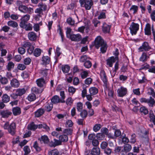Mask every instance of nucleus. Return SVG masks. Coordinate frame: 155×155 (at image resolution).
Here are the masks:
<instances>
[{
    "mask_svg": "<svg viewBox=\"0 0 155 155\" xmlns=\"http://www.w3.org/2000/svg\"><path fill=\"white\" fill-rule=\"evenodd\" d=\"M148 94L153 97L155 96V92L154 91V89L151 87L148 89Z\"/></svg>",
    "mask_w": 155,
    "mask_h": 155,
    "instance_id": "nucleus-64",
    "label": "nucleus"
},
{
    "mask_svg": "<svg viewBox=\"0 0 155 155\" xmlns=\"http://www.w3.org/2000/svg\"><path fill=\"white\" fill-rule=\"evenodd\" d=\"M34 47L31 45L29 47L27 50V52L30 54H31L34 52Z\"/></svg>",
    "mask_w": 155,
    "mask_h": 155,
    "instance_id": "nucleus-58",
    "label": "nucleus"
},
{
    "mask_svg": "<svg viewBox=\"0 0 155 155\" xmlns=\"http://www.w3.org/2000/svg\"><path fill=\"white\" fill-rule=\"evenodd\" d=\"M45 110L43 108H40L38 109L35 113V117H39L45 113Z\"/></svg>",
    "mask_w": 155,
    "mask_h": 155,
    "instance_id": "nucleus-17",
    "label": "nucleus"
},
{
    "mask_svg": "<svg viewBox=\"0 0 155 155\" xmlns=\"http://www.w3.org/2000/svg\"><path fill=\"white\" fill-rule=\"evenodd\" d=\"M89 92L90 94L94 95L98 93V89L95 87H91L89 89Z\"/></svg>",
    "mask_w": 155,
    "mask_h": 155,
    "instance_id": "nucleus-24",
    "label": "nucleus"
},
{
    "mask_svg": "<svg viewBox=\"0 0 155 155\" xmlns=\"http://www.w3.org/2000/svg\"><path fill=\"white\" fill-rule=\"evenodd\" d=\"M0 113L1 115L3 118H7L12 114V112L9 110H2Z\"/></svg>",
    "mask_w": 155,
    "mask_h": 155,
    "instance_id": "nucleus-13",
    "label": "nucleus"
},
{
    "mask_svg": "<svg viewBox=\"0 0 155 155\" xmlns=\"http://www.w3.org/2000/svg\"><path fill=\"white\" fill-rule=\"evenodd\" d=\"M147 103L149 106L152 107L155 104V101L153 98L150 97V99H148Z\"/></svg>",
    "mask_w": 155,
    "mask_h": 155,
    "instance_id": "nucleus-38",
    "label": "nucleus"
},
{
    "mask_svg": "<svg viewBox=\"0 0 155 155\" xmlns=\"http://www.w3.org/2000/svg\"><path fill=\"white\" fill-rule=\"evenodd\" d=\"M127 93V90L126 88L121 87L117 90L118 95L120 97H123L126 95Z\"/></svg>",
    "mask_w": 155,
    "mask_h": 155,
    "instance_id": "nucleus-8",
    "label": "nucleus"
},
{
    "mask_svg": "<svg viewBox=\"0 0 155 155\" xmlns=\"http://www.w3.org/2000/svg\"><path fill=\"white\" fill-rule=\"evenodd\" d=\"M70 70V67L67 65L62 67V70L63 72L67 73Z\"/></svg>",
    "mask_w": 155,
    "mask_h": 155,
    "instance_id": "nucleus-45",
    "label": "nucleus"
},
{
    "mask_svg": "<svg viewBox=\"0 0 155 155\" xmlns=\"http://www.w3.org/2000/svg\"><path fill=\"white\" fill-rule=\"evenodd\" d=\"M138 9V7L136 5H133L130 8V10L133 11V14H135L137 12Z\"/></svg>",
    "mask_w": 155,
    "mask_h": 155,
    "instance_id": "nucleus-63",
    "label": "nucleus"
},
{
    "mask_svg": "<svg viewBox=\"0 0 155 155\" xmlns=\"http://www.w3.org/2000/svg\"><path fill=\"white\" fill-rule=\"evenodd\" d=\"M30 16L29 15L26 14L23 16L21 19V22L20 23L19 25L23 27L24 24L26 23L27 21L29 20Z\"/></svg>",
    "mask_w": 155,
    "mask_h": 155,
    "instance_id": "nucleus-9",
    "label": "nucleus"
},
{
    "mask_svg": "<svg viewBox=\"0 0 155 155\" xmlns=\"http://www.w3.org/2000/svg\"><path fill=\"white\" fill-rule=\"evenodd\" d=\"M80 115L83 119H85L87 116L88 112L86 110L84 109L80 112Z\"/></svg>",
    "mask_w": 155,
    "mask_h": 155,
    "instance_id": "nucleus-27",
    "label": "nucleus"
},
{
    "mask_svg": "<svg viewBox=\"0 0 155 155\" xmlns=\"http://www.w3.org/2000/svg\"><path fill=\"white\" fill-rule=\"evenodd\" d=\"M42 64H49L50 61L49 57L48 56H44L42 58Z\"/></svg>",
    "mask_w": 155,
    "mask_h": 155,
    "instance_id": "nucleus-29",
    "label": "nucleus"
},
{
    "mask_svg": "<svg viewBox=\"0 0 155 155\" xmlns=\"http://www.w3.org/2000/svg\"><path fill=\"white\" fill-rule=\"evenodd\" d=\"M140 110V112L143 113L144 115H146L148 114V109L144 106L141 107Z\"/></svg>",
    "mask_w": 155,
    "mask_h": 155,
    "instance_id": "nucleus-42",
    "label": "nucleus"
},
{
    "mask_svg": "<svg viewBox=\"0 0 155 155\" xmlns=\"http://www.w3.org/2000/svg\"><path fill=\"white\" fill-rule=\"evenodd\" d=\"M53 107V104H47L45 106V108L46 111L48 112L50 111L52 109Z\"/></svg>",
    "mask_w": 155,
    "mask_h": 155,
    "instance_id": "nucleus-39",
    "label": "nucleus"
},
{
    "mask_svg": "<svg viewBox=\"0 0 155 155\" xmlns=\"http://www.w3.org/2000/svg\"><path fill=\"white\" fill-rule=\"evenodd\" d=\"M10 100V97L7 94H4L2 97V101L3 102L6 103L8 102Z\"/></svg>",
    "mask_w": 155,
    "mask_h": 155,
    "instance_id": "nucleus-32",
    "label": "nucleus"
},
{
    "mask_svg": "<svg viewBox=\"0 0 155 155\" xmlns=\"http://www.w3.org/2000/svg\"><path fill=\"white\" fill-rule=\"evenodd\" d=\"M41 52V50L40 49L36 48L34 51L33 54L35 57H38L40 55Z\"/></svg>",
    "mask_w": 155,
    "mask_h": 155,
    "instance_id": "nucleus-37",
    "label": "nucleus"
},
{
    "mask_svg": "<svg viewBox=\"0 0 155 155\" xmlns=\"http://www.w3.org/2000/svg\"><path fill=\"white\" fill-rule=\"evenodd\" d=\"M23 150L25 152V155L29 154L31 152V150L28 146H25L23 148Z\"/></svg>",
    "mask_w": 155,
    "mask_h": 155,
    "instance_id": "nucleus-46",
    "label": "nucleus"
},
{
    "mask_svg": "<svg viewBox=\"0 0 155 155\" xmlns=\"http://www.w3.org/2000/svg\"><path fill=\"white\" fill-rule=\"evenodd\" d=\"M18 51L19 53L21 54H24L26 51L25 49L23 47H20L18 48Z\"/></svg>",
    "mask_w": 155,
    "mask_h": 155,
    "instance_id": "nucleus-60",
    "label": "nucleus"
},
{
    "mask_svg": "<svg viewBox=\"0 0 155 155\" xmlns=\"http://www.w3.org/2000/svg\"><path fill=\"white\" fill-rule=\"evenodd\" d=\"M96 137L99 140H103L105 137V135L101 133H98L97 134Z\"/></svg>",
    "mask_w": 155,
    "mask_h": 155,
    "instance_id": "nucleus-52",
    "label": "nucleus"
},
{
    "mask_svg": "<svg viewBox=\"0 0 155 155\" xmlns=\"http://www.w3.org/2000/svg\"><path fill=\"white\" fill-rule=\"evenodd\" d=\"M26 6L24 5H20L18 7L19 10L21 12L25 13Z\"/></svg>",
    "mask_w": 155,
    "mask_h": 155,
    "instance_id": "nucleus-57",
    "label": "nucleus"
},
{
    "mask_svg": "<svg viewBox=\"0 0 155 155\" xmlns=\"http://www.w3.org/2000/svg\"><path fill=\"white\" fill-rule=\"evenodd\" d=\"M67 22L68 24L71 25H74L75 23L74 21L71 18H68Z\"/></svg>",
    "mask_w": 155,
    "mask_h": 155,
    "instance_id": "nucleus-59",
    "label": "nucleus"
},
{
    "mask_svg": "<svg viewBox=\"0 0 155 155\" xmlns=\"http://www.w3.org/2000/svg\"><path fill=\"white\" fill-rule=\"evenodd\" d=\"M7 25L9 26L14 28H16L18 26V24L17 22L12 20L8 21Z\"/></svg>",
    "mask_w": 155,
    "mask_h": 155,
    "instance_id": "nucleus-28",
    "label": "nucleus"
},
{
    "mask_svg": "<svg viewBox=\"0 0 155 155\" xmlns=\"http://www.w3.org/2000/svg\"><path fill=\"white\" fill-rule=\"evenodd\" d=\"M139 25L132 22L129 28L130 33L133 35H136L139 29Z\"/></svg>",
    "mask_w": 155,
    "mask_h": 155,
    "instance_id": "nucleus-6",
    "label": "nucleus"
},
{
    "mask_svg": "<svg viewBox=\"0 0 155 155\" xmlns=\"http://www.w3.org/2000/svg\"><path fill=\"white\" fill-rule=\"evenodd\" d=\"M72 41H79L82 39L81 35L79 34H72L69 38Z\"/></svg>",
    "mask_w": 155,
    "mask_h": 155,
    "instance_id": "nucleus-10",
    "label": "nucleus"
},
{
    "mask_svg": "<svg viewBox=\"0 0 155 155\" xmlns=\"http://www.w3.org/2000/svg\"><path fill=\"white\" fill-rule=\"evenodd\" d=\"M89 59V58L86 55H84L82 56L80 59V61L81 62L84 63L87 61L88 59Z\"/></svg>",
    "mask_w": 155,
    "mask_h": 155,
    "instance_id": "nucleus-54",
    "label": "nucleus"
},
{
    "mask_svg": "<svg viewBox=\"0 0 155 155\" xmlns=\"http://www.w3.org/2000/svg\"><path fill=\"white\" fill-rule=\"evenodd\" d=\"M21 28H24L26 31H31L32 29L33 26L32 24L30 23L28 24L25 23L23 25V27L20 26Z\"/></svg>",
    "mask_w": 155,
    "mask_h": 155,
    "instance_id": "nucleus-19",
    "label": "nucleus"
},
{
    "mask_svg": "<svg viewBox=\"0 0 155 155\" xmlns=\"http://www.w3.org/2000/svg\"><path fill=\"white\" fill-rule=\"evenodd\" d=\"M28 39L31 41H35L37 38L36 34L33 31L29 32L28 34Z\"/></svg>",
    "mask_w": 155,
    "mask_h": 155,
    "instance_id": "nucleus-12",
    "label": "nucleus"
},
{
    "mask_svg": "<svg viewBox=\"0 0 155 155\" xmlns=\"http://www.w3.org/2000/svg\"><path fill=\"white\" fill-rule=\"evenodd\" d=\"M59 140L62 142H66L68 141V136L65 135H60L59 137Z\"/></svg>",
    "mask_w": 155,
    "mask_h": 155,
    "instance_id": "nucleus-35",
    "label": "nucleus"
},
{
    "mask_svg": "<svg viewBox=\"0 0 155 155\" xmlns=\"http://www.w3.org/2000/svg\"><path fill=\"white\" fill-rule=\"evenodd\" d=\"M84 65L86 68H89L91 67L92 64L90 61H87L84 63Z\"/></svg>",
    "mask_w": 155,
    "mask_h": 155,
    "instance_id": "nucleus-55",
    "label": "nucleus"
},
{
    "mask_svg": "<svg viewBox=\"0 0 155 155\" xmlns=\"http://www.w3.org/2000/svg\"><path fill=\"white\" fill-rule=\"evenodd\" d=\"M63 132L67 135H70L72 134V130L70 128L66 129L63 131Z\"/></svg>",
    "mask_w": 155,
    "mask_h": 155,
    "instance_id": "nucleus-48",
    "label": "nucleus"
},
{
    "mask_svg": "<svg viewBox=\"0 0 155 155\" xmlns=\"http://www.w3.org/2000/svg\"><path fill=\"white\" fill-rule=\"evenodd\" d=\"M81 7H84L86 10H90L93 5L92 0H79Z\"/></svg>",
    "mask_w": 155,
    "mask_h": 155,
    "instance_id": "nucleus-4",
    "label": "nucleus"
},
{
    "mask_svg": "<svg viewBox=\"0 0 155 155\" xmlns=\"http://www.w3.org/2000/svg\"><path fill=\"white\" fill-rule=\"evenodd\" d=\"M100 150L99 147H94L91 150L90 154L91 155H99L100 154Z\"/></svg>",
    "mask_w": 155,
    "mask_h": 155,
    "instance_id": "nucleus-15",
    "label": "nucleus"
},
{
    "mask_svg": "<svg viewBox=\"0 0 155 155\" xmlns=\"http://www.w3.org/2000/svg\"><path fill=\"white\" fill-rule=\"evenodd\" d=\"M73 100L71 97L68 98L66 100L65 102L68 105L71 106L73 104Z\"/></svg>",
    "mask_w": 155,
    "mask_h": 155,
    "instance_id": "nucleus-50",
    "label": "nucleus"
},
{
    "mask_svg": "<svg viewBox=\"0 0 155 155\" xmlns=\"http://www.w3.org/2000/svg\"><path fill=\"white\" fill-rule=\"evenodd\" d=\"M117 61L116 60V59L114 58V56H112L110 57L107 60V64L109 65V66L111 67L113 66V64L115 62V61Z\"/></svg>",
    "mask_w": 155,
    "mask_h": 155,
    "instance_id": "nucleus-18",
    "label": "nucleus"
},
{
    "mask_svg": "<svg viewBox=\"0 0 155 155\" xmlns=\"http://www.w3.org/2000/svg\"><path fill=\"white\" fill-rule=\"evenodd\" d=\"M81 75L82 79H84L88 76V73L86 71H84L81 73Z\"/></svg>",
    "mask_w": 155,
    "mask_h": 155,
    "instance_id": "nucleus-62",
    "label": "nucleus"
},
{
    "mask_svg": "<svg viewBox=\"0 0 155 155\" xmlns=\"http://www.w3.org/2000/svg\"><path fill=\"white\" fill-rule=\"evenodd\" d=\"M150 121H152L153 124L155 125V116L154 115L153 111H150Z\"/></svg>",
    "mask_w": 155,
    "mask_h": 155,
    "instance_id": "nucleus-41",
    "label": "nucleus"
},
{
    "mask_svg": "<svg viewBox=\"0 0 155 155\" xmlns=\"http://www.w3.org/2000/svg\"><path fill=\"white\" fill-rule=\"evenodd\" d=\"M16 127V124L14 122L10 124L8 122H6L3 126L4 129L7 130L8 133L12 136L14 135L15 134Z\"/></svg>",
    "mask_w": 155,
    "mask_h": 155,
    "instance_id": "nucleus-3",
    "label": "nucleus"
},
{
    "mask_svg": "<svg viewBox=\"0 0 155 155\" xmlns=\"http://www.w3.org/2000/svg\"><path fill=\"white\" fill-rule=\"evenodd\" d=\"M37 128V125L35 124L33 122H32L28 125V129L31 130H35Z\"/></svg>",
    "mask_w": 155,
    "mask_h": 155,
    "instance_id": "nucleus-31",
    "label": "nucleus"
},
{
    "mask_svg": "<svg viewBox=\"0 0 155 155\" xmlns=\"http://www.w3.org/2000/svg\"><path fill=\"white\" fill-rule=\"evenodd\" d=\"M151 49V47L149 45V43L146 41L144 42L141 46L138 48L139 52L143 51H147Z\"/></svg>",
    "mask_w": 155,
    "mask_h": 155,
    "instance_id": "nucleus-5",
    "label": "nucleus"
},
{
    "mask_svg": "<svg viewBox=\"0 0 155 155\" xmlns=\"http://www.w3.org/2000/svg\"><path fill=\"white\" fill-rule=\"evenodd\" d=\"M35 12L36 14L34 16V19L36 21H39L40 18L41 17L42 15H43V12L41 8H36Z\"/></svg>",
    "mask_w": 155,
    "mask_h": 155,
    "instance_id": "nucleus-7",
    "label": "nucleus"
},
{
    "mask_svg": "<svg viewBox=\"0 0 155 155\" xmlns=\"http://www.w3.org/2000/svg\"><path fill=\"white\" fill-rule=\"evenodd\" d=\"M144 30L146 35H150L151 34L150 25L149 24L147 23L146 24Z\"/></svg>",
    "mask_w": 155,
    "mask_h": 155,
    "instance_id": "nucleus-25",
    "label": "nucleus"
},
{
    "mask_svg": "<svg viewBox=\"0 0 155 155\" xmlns=\"http://www.w3.org/2000/svg\"><path fill=\"white\" fill-rule=\"evenodd\" d=\"M40 140L45 143H47L49 142V139L48 137L45 135L42 136L40 138Z\"/></svg>",
    "mask_w": 155,
    "mask_h": 155,
    "instance_id": "nucleus-30",
    "label": "nucleus"
},
{
    "mask_svg": "<svg viewBox=\"0 0 155 155\" xmlns=\"http://www.w3.org/2000/svg\"><path fill=\"white\" fill-rule=\"evenodd\" d=\"M26 92V90L24 88L17 89L16 90V93L19 96H21L25 94Z\"/></svg>",
    "mask_w": 155,
    "mask_h": 155,
    "instance_id": "nucleus-22",
    "label": "nucleus"
},
{
    "mask_svg": "<svg viewBox=\"0 0 155 155\" xmlns=\"http://www.w3.org/2000/svg\"><path fill=\"white\" fill-rule=\"evenodd\" d=\"M17 68L18 70H23L26 68L25 64H19L17 66Z\"/></svg>",
    "mask_w": 155,
    "mask_h": 155,
    "instance_id": "nucleus-61",
    "label": "nucleus"
},
{
    "mask_svg": "<svg viewBox=\"0 0 155 155\" xmlns=\"http://www.w3.org/2000/svg\"><path fill=\"white\" fill-rule=\"evenodd\" d=\"M106 11L105 10H102L99 12H97L95 16H97V15H98L97 18L98 19H105L106 18Z\"/></svg>",
    "mask_w": 155,
    "mask_h": 155,
    "instance_id": "nucleus-11",
    "label": "nucleus"
},
{
    "mask_svg": "<svg viewBox=\"0 0 155 155\" xmlns=\"http://www.w3.org/2000/svg\"><path fill=\"white\" fill-rule=\"evenodd\" d=\"M31 91L32 93L36 94H40L41 93L42 91L40 90L36 87H33L31 89Z\"/></svg>",
    "mask_w": 155,
    "mask_h": 155,
    "instance_id": "nucleus-34",
    "label": "nucleus"
},
{
    "mask_svg": "<svg viewBox=\"0 0 155 155\" xmlns=\"http://www.w3.org/2000/svg\"><path fill=\"white\" fill-rule=\"evenodd\" d=\"M71 30L70 28H67L66 31V37L67 38H69L71 36V35L72 34H71Z\"/></svg>",
    "mask_w": 155,
    "mask_h": 155,
    "instance_id": "nucleus-56",
    "label": "nucleus"
},
{
    "mask_svg": "<svg viewBox=\"0 0 155 155\" xmlns=\"http://www.w3.org/2000/svg\"><path fill=\"white\" fill-rule=\"evenodd\" d=\"M149 58L147 55V53L143 52L142 53L141 56L140 58V61H144L147 60V59Z\"/></svg>",
    "mask_w": 155,
    "mask_h": 155,
    "instance_id": "nucleus-26",
    "label": "nucleus"
},
{
    "mask_svg": "<svg viewBox=\"0 0 155 155\" xmlns=\"http://www.w3.org/2000/svg\"><path fill=\"white\" fill-rule=\"evenodd\" d=\"M36 82L38 86L40 87H43L46 84L45 81L42 78L38 79L36 80Z\"/></svg>",
    "mask_w": 155,
    "mask_h": 155,
    "instance_id": "nucleus-20",
    "label": "nucleus"
},
{
    "mask_svg": "<svg viewBox=\"0 0 155 155\" xmlns=\"http://www.w3.org/2000/svg\"><path fill=\"white\" fill-rule=\"evenodd\" d=\"M12 110L13 114L15 116L19 115L21 113V110L19 107H14L12 108Z\"/></svg>",
    "mask_w": 155,
    "mask_h": 155,
    "instance_id": "nucleus-21",
    "label": "nucleus"
},
{
    "mask_svg": "<svg viewBox=\"0 0 155 155\" xmlns=\"http://www.w3.org/2000/svg\"><path fill=\"white\" fill-rule=\"evenodd\" d=\"M14 64L12 62H9L6 66V68L8 71H10L11 69L13 68Z\"/></svg>",
    "mask_w": 155,
    "mask_h": 155,
    "instance_id": "nucleus-44",
    "label": "nucleus"
},
{
    "mask_svg": "<svg viewBox=\"0 0 155 155\" xmlns=\"http://www.w3.org/2000/svg\"><path fill=\"white\" fill-rule=\"evenodd\" d=\"M0 81L2 84H7L8 82L7 79L5 77H1L0 79Z\"/></svg>",
    "mask_w": 155,
    "mask_h": 155,
    "instance_id": "nucleus-53",
    "label": "nucleus"
},
{
    "mask_svg": "<svg viewBox=\"0 0 155 155\" xmlns=\"http://www.w3.org/2000/svg\"><path fill=\"white\" fill-rule=\"evenodd\" d=\"M76 107L77 111L78 112H80V111L83 110V104L81 102H78L77 103Z\"/></svg>",
    "mask_w": 155,
    "mask_h": 155,
    "instance_id": "nucleus-36",
    "label": "nucleus"
},
{
    "mask_svg": "<svg viewBox=\"0 0 155 155\" xmlns=\"http://www.w3.org/2000/svg\"><path fill=\"white\" fill-rule=\"evenodd\" d=\"M101 127V126L100 124H96L93 127V130L94 132H97L100 130Z\"/></svg>",
    "mask_w": 155,
    "mask_h": 155,
    "instance_id": "nucleus-49",
    "label": "nucleus"
},
{
    "mask_svg": "<svg viewBox=\"0 0 155 155\" xmlns=\"http://www.w3.org/2000/svg\"><path fill=\"white\" fill-rule=\"evenodd\" d=\"M10 84L11 87L14 88H17L20 85L19 81L15 78L12 79L10 81Z\"/></svg>",
    "mask_w": 155,
    "mask_h": 155,
    "instance_id": "nucleus-14",
    "label": "nucleus"
},
{
    "mask_svg": "<svg viewBox=\"0 0 155 155\" xmlns=\"http://www.w3.org/2000/svg\"><path fill=\"white\" fill-rule=\"evenodd\" d=\"M60 95L61 97V103H64L65 101L64 99L65 97V96L64 94V91H61L60 92Z\"/></svg>",
    "mask_w": 155,
    "mask_h": 155,
    "instance_id": "nucleus-51",
    "label": "nucleus"
},
{
    "mask_svg": "<svg viewBox=\"0 0 155 155\" xmlns=\"http://www.w3.org/2000/svg\"><path fill=\"white\" fill-rule=\"evenodd\" d=\"M110 26L107 25L106 23L103 24L102 27V30L104 33H108L110 31Z\"/></svg>",
    "mask_w": 155,
    "mask_h": 155,
    "instance_id": "nucleus-23",
    "label": "nucleus"
},
{
    "mask_svg": "<svg viewBox=\"0 0 155 155\" xmlns=\"http://www.w3.org/2000/svg\"><path fill=\"white\" fill-rule=\"evenodd\" d=\"M124 149L125 152H128L132 149V147L130 144H127L124 145Z\"/></svg>",
    "mask_w": 155,
    "mask_h": 155,
    "instance_id": "nucleus-40",
    "label": "nucleus"
},
{
    "mask_svg": "<svg viewBox=\"0 0 155 155\" xmlns=\"http://www.w3.org/2000/svg\"><path fill=\"white\" fill-rule=\"evenodd\" d=\"M94 45L97 49L101 47V51L102 53H105L107 49V44L100 36H98L95 39Z\"/></svg>",
    "mask_w": 155,
    "mask_h": 155,
    "instance_id": "nucleus-1",
    "label": "nucleus"
},
{
    "mask_svg": "<svg viewBox=\"0 0 155 155\" xmlns=\"http://www.w3.org/2000/svg\"><path fill=\"white\" fill-rule=\"evenodd\" d=\"M38 6L39 7V8H41L43 12V11H45L47 8V5L42 3H40L38 4Z\"/></svg>",
    "mask_w": 155,
    "mask_h": 155,
    "instance_id": "nucleus-43",
    "label": "nucleus"
},
{
    "mask_svg": "<svg viewBox=\"0 0 155 155\" xmlns=\"http://www.w3.org/2000/svg\"><path fill=\"white\" fill-rule=\"evenodd\" d=\"M28 100L30 101H34L36 99V96L34 93H31L28 95L27 97Z\"/></svg>",
    "mask_w": 155,
    "mask_h": 155,
    "instance_id": "nucleus-33",
    "label": "nucleus"
},
{
    "mask_svg": "<svg viewBox=\"0 0 155 155\" xmlns=\"http://www.w3.org/2000/svg\"><path fill=\"white\" fill-rule=\"evenodd\" d=\"M100 75L101 78L104 82L105 87L106 88L105 91H108V95L110 97H113L114 95V91L112 89H107V80L104 71L101 70L100 72Z\"/></svg>",
    "mask_w": 155,
    "mask_h": 155,
    "instance_id": "nucleus-2",
    "label": "nucleus"
},
{
    "mask_svg": "<svg viewBox=\"0 0 155 155\" xmlns=\"http://www.w3.org/2000/svg\"><path fill=\"white\" fill-rule=\"evenodd\" d=\"M51 101L53 104H57L59 103H61V100L58 96L55 95L52 97Z\"/></svg>",
    "mask_w": 155,
    "mask_h": 155,
    "instance_id": "nucleus-16",
    "label": "nucleus"
},
{
    "mask_svg": "<svg viewBox=\"0 0 155 155\" xmlns=\"http://www.w3.org/2000/svg\"><path fill=\"white\" fill-rule=\"evenodd\" d=\"M31 43L28 41H24L23 44L21 45V46L27 49L31 45Z\"/></svg>",
    "mask_w": 155,
    "mask_h": 155,
    "instance_id": "nucleus-47",
    "label": "nucleus"
}]
</instances>
